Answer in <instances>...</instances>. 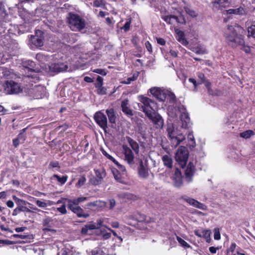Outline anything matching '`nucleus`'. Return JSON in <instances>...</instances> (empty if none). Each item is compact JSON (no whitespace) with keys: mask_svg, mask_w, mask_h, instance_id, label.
<instances>
[{"mask_svg":"<svg viewBox=\"0 0 255 255\" xmlns=\"http://www.w3.org/2000/svg\"><path fill=\"white\" fill-rule=\"evenodd\" d=\"M25 92L30 97L34 99L42 98L45 94V89L40 85L30 86L25 89Z\"/></svg>","mask_w":255,"mask_h":255,"instance_id":"5","label":"nucleus"},{"mask_svg":"<svg viewBox=\"0 0 255 255\" xmlns=\"http://www.w3.org/2000/svg\"><path fill=\"white\" fill-rule=\"evenodd\" d=\"M91 182L93 185H98L101 182V180H99L97 177L91 179Z\"/></svg>","mask_w":255,"mask_h":255,"instance_id":"59","label":"nucleus"},{"mask_svg":"<svg viewBox=\"0 0 255 255\" xmlns=\"http://www.w3.org/2000/svg\"><path fill=\"white\" fill-rule=\"evenodd\" d=\"M128 100L125 99L123 100L121 104L122 111L127 115L131 116L133 115L132 111L130 110L128 106Z\"/></svg>","mask_w":255,"mask_h":255,"instance_id":"23","label":"nucleus"},{"mask_svg":"<svg viewBox=\"0 0 255 255\" xmlns=\"http://www.w3.org/2000/svg\"><path fill=\"white\" fill-rule=\"evenodd\" d=\"M197 76L199 79L200 80V82H198V84H203L205 80H206L204 74L201 72L197 73Z\"/></svg>","mask_w":255,"mask_h":255,"instance_id":"52","label":"nucleus"},{"mask_svg":"<svg viewBox=\"0 0 255 255\" xmlns=\"http://www.w3.org/2000/svg\"><path fill=\"white\" fill-rule=\"evenodd\" d=\"M12 199H13L17 206L26 205L27 204H30L27 201L17 198L15 195L12 196Z\"/></svg>","mask_w":255,"mask_h":255,"instance_id":"36","label":"nucleus"},{"mask_svg":"<svg viewBox=\"0 0 255 255\" xmlns=\"http://www.w3.org/2000/svg\"><path fill=\"white\" fill-rule=\"evenodd\" d=\"M164 165L169 168L172 167V159L170 155H164L162 157Z\"/></svg>","mask_w":255,"mask_h":255,"instance_id":"31","label":"nucleus"},{"mask_svg":"<svg viewBox=\"0 0 255 255\" xmlns=\"http://www.w3.org/2000/svg\"><path fill=\"white\" fill-rule=\"evenodd\" d=\"M98 229L96 224H87L84 226L81 230V234L84 235L90 234L89 231L94 229Z\"/></svg>","mask_w":255,"mask_h":255,"instance_id":"25","label":"nucleus"},{"mask_svg":"<svg viewBox=\"0 0 255 255\" xmlns=\"http://www.w3.org/2000/svg\"><path fill=\"white\" fill-rule=\"evenodd\" d=\"M150 93L153 97L159 100L163 101L166 98V94L164 90L158 87H153L150 89Z\"/></svg>","mask_w":255,"mask_h":255,"instance_id":"13","label":"nucleus"},{"mask_svg":"<svg viewBox=\"0 0 255 255\" xmlns=\"http://www.w3.org/2000/svg\"><path fill=\"white\" fill-rule=\"evenodd\" d=\"M44 36L43 32L40 30H36L34 35H31L30 41L36 47H41L43 45Z\"/></svg>","mask_w":255,"mask_h":255,"instance_id":"10","label":"nucleus"},{"mask_svg":"<svg viewBox=\"0 0 255 255\" xmlns=\"http://www.w3.org/2000/svg\"><path fill=\"white\" fill-rule=\"evenodd\" d=\"M175 32L176 34V38L177 40L184 46L189 48L188 46L189 43L185 37L184 33L179 29H176Z\"/></svg>","mask_w":255,"mask_h":255,"instance_id":"20","label":"nucleus"},{"mask_svg":"<svg viewBox=\"0 0 255 255\" xmlns=\"http://www.w3.org/2000/svg\"><path fill=\"white\" fill-rule=\"evenodd\" d=\"M93 5L95 7H102L104 5L103 0H95L93 2Z\"/></svg>","mask_w":255,"mask_h":255,"instance_id":"50","label":"nucleus"},{"mask_svg":"<svg viewBox=\"0 0 255 255\" xmlns=\"http://www.w3.org/2000/svg\"><path fill=\"white\" fill-rule=\"evenodd\" d=\"M145 46L146 47V48L149 52H152V46L149 41H146L145 43Z\"/></svg>","mask_w":255,"mask_h":255,"instance_id":"60","label":"nucleus"},{"mask_svg":"<svg viewBox=\"0 0 255 255\" xmlns=\"http://www.w3.org/2000/svg\"><path fill=\"white\" fill-rule=\"evenodd\" d=\"M138 98L140 102L137 104L138 107L145 113L146 117L157 110L156 104L151 99L141 95L139 96Z\"/></svg>","mask_w":255,"mask_h":255,"instance_id":"1","label":"nucleus"},{"mask_svg":"<svg viewBox=\"0 0 255 255\" xmlns=\"http://www.w3.org/2000/svg\"><path fill=\"white\" fill-rule=\"evenodd\" d=\"M174 185L176 187H180L182 185V179L181 172L176 169L174 176Z\"/></svg>","mask_w":255,"mask_h":255,"instance_id":"22","label":"nucleus"},{"mask_svg":"<svg viewBox=\"0 0 255 255\" xmlns=\"http://www.w3.org/2000/svg\"><path fill=\"white\" fill-rule=\"evenodd\" d=\"M211 231L209 230H204L202 231V237L204 238L207 242L210 241Z\"/></svg>","mask_w":255,"mask_h":255,"instance_id":"43","label":"nucleus"},{"mask_svg":"<svg viewBox=\"0 0 255 255\" xmlns=\"http://www.w3.org/2000/svg\"><path fill=\"white\" fill-rule=\"evenodd\" d=\"M226 42L232 47H236L243 43V40L238 35L237 29L232 26L228 27L225 33Z\"/></svg>","mask_w":255,"mask_h":255,"instance_id":"2","label":"nucleus"},{"mask_svg":"<svg viewBox=\"0 0 255 255\" xmlns=\"http://www.w3.org/2000/svg\"><path fill=\"white\" fill-rule=\"evenodd\" d=\"M175 110L180 114L181 127L184 129L187 128L190 124V118L184 106L181 105L177 109L175 108Z\"/></svg>","mask_w":255,"mask_h":255,"instance_id":"7","label":"nucleus"},{"mask_svg":"<svg viewBox=\"0 0 255 255\" xmlns=\"http://www.w3.org/2000/svg\"><path fill=\"white\" fill-rule=\"evenodd\" d=\"M52 224V220L49 218H45L43 221V226L44 227L43 230L50 231L52 232H55V230L51 229Z\"/></svg>","mask_w":255,"mask_h":255,"instance_id":"24","label":"nucleus"},{"mask_svg":"<svg viewBox=\"0 0 255 255\" xmlns=\"http://www.w3.org/2000/svg\"><path fill=\"white\" fill-rule=\"evenodd\" d=\"M53 179H56L57 181L60 183L61 184H64L67 180L68 176L67 175L62 176L60 177V176L54 174L52 177Z\"/></svg>","mask_w":255,"mask_h":255,"instance_id":"38","label":"nucleus"},{"mask_svg":"<svg viewBox=\"0 0 255 255\" xmlns=\"http://www.w3.org/2000/svg\"><path fill=\"white\" fill-rule=\"evenodd\" d=\"M97 93L99 95H105L107 93V89L102 86L100 88H97Z\"/></svg>","mask_w":255,"mask_h":255,"instance_id":"54","label":"nucleus"},{"mask_svg":"<svg viewBox=\"0 0 255 255\" xmlns=\"http://www.w3.org/2000/svg\"><path fill=\"white\" fill-rule=\"evenodd\" d=\"M103 79L100 76H98L96 82L95 83V86L96 88H100L102 86H103Z\"/></svg>","mask_w":255,"mask_h":255,"instance_id":"48","label":"nucleus"},{"mask_svg":"<svg viewBox=\"0 0 255 255\" xmlns=\"http://www.w3.org/2000/svg\"><path fill=\"white\" fill-rule=\"evenodd\" d=\"M36 58L37 60L41 61V62H43L47 59V57L42 53H38L36 56Z\"/></svg>","mask_w":255,"mask_h":255,"instance_id":"56","label":"nucleus"},{"mask_svg":"<svg viewBox=\"0 0 255 255\" xmlns=\"http://www.w3.org/2000/svg\"><path fill=\"white\" fill-rule=\"evenodd\" d=\"M56 210L59 211L62 215L66 214L67 212L66 209L65 203H63V205L60 207L57 208Z\"/></svg>","mask_w":255,"mask_h":255,"instance_id":"47","label":"nucleus"},{"mask_svg":"<svg viewBox=\"0 0 255 255\" xmlns=\"http://www.w3.org/2000/svg\"><path fill=\"white\" fill-rule=\"evenodd\" d=\"M68 67L63 63H57L52 64L50 66V69L55 72H60L67 70Z\"/></svg>","mask_w":255,"mask_h":255,"instance_id":"21","label":"nucleus"},{"mask_svg":"<svg viewBox=\"0 0 255 255\" xmlns=\"http://www.w3.org/2000/svg\"><path fill=\"white\" fill-rule=\"evenodd\" d=\"M147 117L151 121L156 128H162L164 126V120L162 117L155 111L151 113Z\"/></svg>","mask_w":255,"mask_h":255,"instance_id":"9","label":"nucleus"},{"mask_svg":"<svg viewBox=\"0 0 255 255\" xmlns=\"http://www.w3.org/2000/svg\"><path fill=\"white\" fill-rule=\"evenodd\" d=\"M125 155V160L129 164L132 165L134 163V155L129 147L127 145H123Z\"/></svg>","mask_w":255,"mask_h":255,"instance_id":"16","label":"nucleus"},{"mask_svg":"<svg viewBox=\"0 0 255 255\" xmlns=\"http://www.w3.org/2000/svg\"><path fill=\"white\" fill-rule=\"evenodd\" d=\"M172 146L176 147H177L182 141L185 139V136L181 132L178 133L176 136H173V137L169 138Z\"/></svg>","mask_w":255,"mask_h":255,"instance_id":"19","label":"nucleus"},{"mask_svg":"<svg viewBox=\"0 0 255 255\" xmlns=\"http://www.w3.org/2000/svg\"><path fill=\"white\" fill-rule=\"evenodd\" d=\"M117 169H112V173L115 179L120 183H123L124 182L123 175L125 174H123V173H121Z\"/></svg>","mask_w":255,"mask_h":255,"instance_id":"28","label":"nucleus"},{"mask_svg":"<svg viewBox=\"0 0 255 255\" xmlns=\"http://www.w3.org/2000/svg\"><path fill=\"white\" fill-rule=\"evenodd\" d=\"M94 118L96 123L106 132L108 128V121L106 115L99 111L95 113Z\"/></svg>","mask_w":255,"mask_h":255,"instance_id":"8","label":"nucleus"},{"mask_svg":"<svg viewBox=\"0 0 255 255\" xmlns=\"http://www.w3.org/2000/svg\"><path fill=\"white\" fill-rule=\"evenodd\" d=\"M227 12L229 14H235L237 15H243L246 13L245 9L242 7L237 8L229 9L227 10Z\"/></svg>","mask_w":255,"mask_h":255,"instance_id":"30","label":"nucleus"},{"mask_svg":"<svg viewBox=\"0 0 255 255\" xmlns=\"http://www.w3.org/2000/svg\"><path fill=\"white\" fill-rule=\"evenodd\" d=\"M4 93L6 95H17L22 92L23 88L19 83L13 80H6L3 84Z\"/></svg>","mask_w":255,"mask_h":255,"instance_id":"3","label":"nucleus"},{"mask_svg":"<svg viewBox=\"0 0 255 255\" xmlns=\"http://www.w3.org/2000/svg\"><path fill=\"white\" fill-rule=\"evenodd\" d=\"M67 206L68 208L76 214L78 217L87 218L89 217V214L86 212L79 206H72L71 205H67Z\"/></svg>","mask_w":255,"mask_h":255,"instance_id":"12","label":"nucleus"},{"mask_svg":"<svg viewBox=\"0 0 255 255\" xmlns=\"http://www.w3.org/2000/svg\"><path fill=\"white\" fill-rule=\"evenodd\" d=\"M190 48L192 51L198 54H204L207 53V51L205 47L200 44H198L196 47H193Z\"/></svg>","mask_w":255,"mask_h":255,"instance_id":"27","label":"nucleus"},{"mask_svg":"<svg viewBox=\"0 0 255 255\" xmlns=\"http://www.w3.org/2000/svg\"><path fill=\"white\" fill-rule=\"evenodd\" d=\"M166 131L168 137L169 138L173 137V136H176L177 134L180 133L177 129L175 126L172 124H168L166 128Z\"/></svg>","mask_w":255,"mask_h":255,"instance_id":"18","label":"nucleus"},{"mask_svg":"<svg viewBox=\"0 0 255 255\" xmlns=\"http://www.w3.org/2000/svg\"><path fill=\"white\" fill-rule=\"evenodd\" d=\"M249 35L252 36L255 40V25H252L248 28Z\"/></svg>","mask_w":255,"mask_h":255,"instance_id":"46","label":"nucleus"},{"mask_svg":"<svg viewBox=\"0 0 255 255\" xmlns=\"http://www.w3.org/2000/svg\"><path fill=\"white\" fill-rule=\"evenodd\" d=\"M96 177L102 181V179L106 176V172L103 169L95 170Z\"/></svg>","mask_w":255,"mask_h":255,"instance_id":"35","label":"nucleus"},{"mask_svg":"<svg viewBox=\"0 0 255 255\" xmlns=\"http://www.w3.org/2000/svg\"><path fill=\"white\" fill-rule=\"evenodd\" d=\"M195 172V166L193 163L189 162L185 171V178L187 182L193 180V176Z\"/></svg>","mask_w":255,"mask_h":255,"instance_id":"14","label":"nucleus"},{"mask_svg":"<svg viewBox=\"0 0 255 255\" xmlns=\"http://www.w3.org/2000/svg\"><path fill=\"white\" fill-rule=\"evenodd\" d=\"M93 255H106V253L103 249L98 248L92 252Z\"/></svg>","mask_w":255,"mask_h":255,"instance_id":"49","label":"nucleus"},{"mask_svg":"<svg viewBox=\"0 0 255 255\" xmlns=\"http://www.w3.org/2000/svg\"><path fill=\"white\" fill-rule=\"evenodd\" d=\"M106 113L108 117L109 122L112 124H115L116 116L113 109L111 108L106 110Z\"/></svg>","mask_w":255,"mask_h":255,"instance_id":"29","label":"nucleus"},{"mask_svg":"<svg viewBox=\"0 0 255 255\" xmlns=\"http://www.w3.org/2000/svg\"><path fill=\"white\" fill-rule=\"evenodd\" d=\"M108 158L112 161H113L117 166L119 170V171H120L121 172H123V174H125L126 172V168L125 166L122 165V164H120L114 157H113L112 156H108Z\"/></svg>","mask_w":255,"mask_h":255,"instance_id":"34","label":"nucleus"},{"mask_svg":"<svg viewBox=\"0 0 255 255\" xmlns=\"http://www.w3.org/2000/svg\"><path fill=\"white\" fill-rule=\"evenodd\" d=\"M214 239L216 240H220L221 237H220V233L219 229V228H215L214 230Z\"/></svg>","mask_w":255,"mask_h":255,"instance_id":"51","label":"nucleus"},{"mask_svg":"<svg viewBox=\"0 0 255 255\" xmlns=\"http://www.w3.org/2000/svg\"><path fill=\"white\" fill-rule=\"evenodd\" d=\"M187 138L189 141L191 142L190 143V145L194 147L195 146V141L192 131L189 132Z\"/></svg>","mask_w":255,"mask_h":255,"instance_id":"44","label":"nucleus"},{"mask_svg":"<svg viewBox=\"0 0 255 255\" xmlns=\"http://www.w3.org/2000/svg\"><path fill=\"white\" fill-rule=\"evenodd\" d=\"M53 202L51 201H47V203H46L45 202L41 201L39 200H36V205L39 207L41 208H45L48 205H53Z\"/></svg>","mask_w":255,"mask_h":255,"instance_id":"39","label":"nucleus"},{"mask_svg":"<svg viewBox=\"0 0 255 255\" xmlns=\"http://www.w3.org/2000/svg\"><path fill=\"white\" fill-rule=\"evenodd\" d=\"M86 181V178L84 176H82L79 179L77 185L79 187H81L85 184Z\"/></svg>","mask_w":255,"mask_h":255,"instance_id":"58","label":"nucleus"},{"mask_svg":"<svg viewBox=\"0 0 255 255\" xmlns=\"http://www.w3.org/2000/svg\"><path fill=\"white\" fill-rule=\"evenodd\" d=\"M212 3L214 10H222L229 5L230 1L229 0H213Z\"/></svg>","mask_w":255,"mask_h":255,"instance_id":"15","label":"nucleus"},{"mask_svg":"<svg viewBox=\"0 0 255 255\" xmlns=\"http://www.w3.org/2000/svg\"><path fill=\"white\" fill-rule=\"evenodd\" d=\"M176 239L181 246L188 248L190 247V246L186 242H185L184 240H183L179 237L177 236Z\"/></svg>","mask_w":255,"mask_h":255,"instance_id":"45","label":"nucleus"},{"mask_svg":"<svg viewBox=\"0 0 255 255\" xmlns=\"http://www.w3.org/2000/svg\"><path fill=\"white\" fill-rule=\"evenodd\" d=\"M2 74L3 76L7 79H13L16 76L13 72L7 69L3 70Z\"/></svg>","mask_w":255,"mask_h":255,"instance_id":"37","label":"nucleus"},{"mask_svg":"<svg viewBox=\"0 0 255 255\" xmlns=\"http://www.w3.org/2000/svg\"><path fill=\"white\" fill-rule=\"evenodd\" d=\"M188 151L185 146H180L176 151L175 159L182 168L186 164L188 158Z\"/></svg>","mask_w":255,"mask_h":255,"instance_id":"6","label":"nucleus"},{"mask_svg":"<svg viewBox=\"0 0 255 255\" xmlns=\"http://www.w3.org/2000/svg\"><path fill=\"white\" fill-rule=\"evenodd\" d=\"M138 174L139 176L143 179H147L149 176L148 168L143 164L142 161H140L139 165L138 167Z\"/></svg>","mask_w":255,"mask_h":255,"instance_id":"17","label":"nucleus"},{"mask_svg":"<svg viewBox=\"0 0 255 255\" xmlns=\"http://www.w3.org/2000/svg\"><path fill=\"white\" fill-rule=\"evenodd\" d=\"M189 81L194 85L195 89L196 88V87H197L198 85L200 84H198V82L197 83L196 82V81L194 79H193V78H189Z\"/></svg>","mask_w":255,"mask_h":255,"instance_id":"63","label":"nucleus"},{"mask_svg":"<svg viewBox=\"0 0 255 255\" xmlns=\"http://www.w3.org/2000/svg\"><path fill=\"white\" fill-rule=\"evenodd\" d=\"M255 134V132L252 130H248L240 133V136L244 138H249L251 136Z\"/></svg>","mask_w":255,"mask_h":255,"instance_id":"40","label":"nucleus"},{"mask_svg":"<svg viewBox=\"0 0 255 255\" xmlns=\"http://www.w3.org/2000/svg\"><path fill=\"white\" fill-rule=\"evenodd\" d=\"M181 198L184 201L189 204V205L195 208L204 211H206L208 209L207 206L206 205L199 202L198 201L193 198L189 197L186 195L182 196Z\"/></svg>","mask_w":255,"mask_h":255,"instance_id":"11","label":"nucleus"},{"mask_svg":"<svg viewBox=\"0 0 255 255\" xmlns=\"http://www.w3.org/2000/svg\"><path fill=\"white\" fill-rule=\"evenodd\" d=\"M97 203H98L97 201L92 202H90V203H87L86 204V206L88 208L90 207H95V206H97L98 205Z\"/></svg>","mask_w":255,"mask_h":255,"instance_id":"61","label":"nucleus"},{"mask_svg":"<svg viewBox=\"0 0 255 255\" xmlns=\"http://www.w3.org/2000/svg\"><path fill=\"white\" fill-rule=\"evenodd\" d=\"M162 19L169 24H172L175 21L178 22V17L174 15H165L162 17Z\"/></svg>","mask_w":255,"mask_h":255,"instance_id":"32","label":"nucleus"},{"mask_svg":"<svg viewBox=\"0 0 255 255\" xmlns=\"http://www.w3.org/2000/svg\"><path fill=\"white\" fill-rule=\"evenodd\" d=\"M70 27L73 31H80L85 26V21L79 15L70 13L68 17Z\"/></svg>","mask_w":255,"mask_h":255,"instance_id":"4","label":"nucleus"},{"mask_svg":"<svg viewBox=\"0 0 255 255\" xmlns=\"http://www.w3.org/2000/svg\"><path fill=\"white\" fill-rule=\"evenodd\" d=\"M128 142L132 150L136 153L138 152L139 146L138 143L131 138L129 137L128 139Z\"/></svg>","mask_w":255,"mask_h":255,"instance_id":"33","label":"nucleus"},{"mask_svg":"<svg viewBox=\"0 0 255 255\" xmlns=\"http://www.w3.org/2000/svg\"><path fill=\"white\" fill-rule=\"evenodd\" d=\"M88 199V197H80L76 199H68V205H71L72 206H79V204L80 203L83 202L87 200Z\"/></svg>","mask_w":255,"mask_h":255,"instance_id":"26","label":"nucleus"},{"mask_svg":"<svg viewBox=\"0 0 255 255\" xmlns=\"http://www.w3.org/2000/svg\"><path fill=\"white\" fill-rule=\"evenodd\" d=\"M185 10L186 12L192 17H195L197 16V12L194 10L188 7H185Z\"/></svg>","mask_w":255,"mask_h":255,"instance_id":"42","label":"nucleus"},{"mask_svg":"<svg viewBox=\"0 0 255 255\" xmlns=\"http://www.w3.org/2000/svg\"><path fill=\"white\" fill-rule=\"evenodd\" d=\"M110 203V209H113L116 205V201L114 199H110L109 200Z\"/></svg>","mask_w":255,"mask_h":255,"instance_id":"62","label":"nucleus"},{"mask_svg":"<svg viewBox=\"0 0 255 255\" xmlns=\"http://www.w3.org/2000/svg\"><path fill=\"white\" fill-rule=\"evenodd\" d=\"M93 72L102 75H106L107 74L106 71L105 69H95L93 70Z\"/></svg>","mask_w":255,"mask_h":255,"instance_id":"55","label":"nucleus"},{"mask_svg":"<svg viewBox=\"0 0 255 255\" xmlns=\"http://www.w3.org/2000/svg\"><path fill=\"white\" fill-rule=\"evenodd\" d=\"M138 76V73H134L132 76L128 77L126 81H124L123 83L125 84H129L131 82L135 81Z\"/></svg>","mask_w":255,"mask_h":255,"instance_id":"41","label":"nucleus"},{"mask_svg":"<svg viewBox=\"0 0 255 255\" xmlns=\"http://www.w3.org/2000/svg\"><path fill=\"white\" fill-rule=\"evenodd\" d=\"M17 207L20 212H26L28 213H30L31 212L29 208L26 207V205L19 206H17Z\"/></svg>","mask_w":255,"mask_h":255,"instance_id":"57","label":"nucleus"},{"mask_svg":"<svg viewBox=\"0 0 255 255\" xmlns=\"http://www.w3.org/2000/svg\"><path fill=\"white\" fill-rule=\"evenodd\" d=\"M130 21H127L126 22V23L125 24V25L123 27V28L124 29V30L125 31H128L129 29V26H130Z\"/></svg>","mask_w":255,"mask_h":255,"instance_id":"64","label":"nucleus"},{"mask_svg":"<svg viewBox=\"0 0 255 255\" xmlns=\"http://www.w3.org/2000/svg\"><path fill=\"white\" fill-rule=\"evenodd\" d=\"M108 218H101V219H99L98 220H97V225L96 224V225L98 227V228L100 227H102V226H103V223L105 222H106L107 220H108ZM105 227H106L105 226Z\"/></svg>","mask_w":255,"mask_h":255,"instance_id":"53","label":"nucleus"}]
</instances>
